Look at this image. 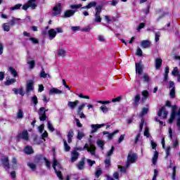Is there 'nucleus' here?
Returning a JSON list of instances; mask_svg holds the SVG:
<instances>
[{
	"label": "nucleus",
	"mask_w": 180,
	"mask_h": 180,
	"mask_svg": "<svg viewBox=\"0 0 180 180\" xmlns=\"http://www.w3.org/2000/svg\"><path fill=\"white\" fill-rule=\"evenodd\" d=\"M48 129L51 132L56 131V129H54V127H53V124H51V122H50V121L48 122Z\"/></svg>",
	"instance_id": "nucleus-44"
},
{
	"label": "nucleus",
	"mask_w": 180,
	"mask_h": 180,
	"mask_svg": "<svg viewBox=\"0 0 180 180\" xmlns=\"http://www.w3.org/2000/svg\"><path fill=\"white\" fill-rule=\"evenodd\" d=\"M96 5H97L96 1H91L90 3L88 4L87 6H84L82 7V9H91V8H95Z\"/></svg>",
	"instance_id": "nucleus-21"
},
{
	"label": "nucleus",
	"mask_w": 180,
	"mask_h": 180,
	"mask_svg": "<svg viewBox=\"0 0 180 180\" xmlns=\"http://www.w3.org/2000/svg\"><path fill=\"white\" fill-rule=\"evenodd\" d=\"M31 91H34V82L33 80H28L27 82L26 93L29 94Z\"/></svg>",
	"instance_id": "nucleus-6"
},
{
	"label": "nucleus",
	"mask_w": 180,
	"mask_h": 180,
	"mask_svg": "<svg viewBox=\"0 0 180 180\" xmlns=\"http://www.w3.org/2000/svg\"><path fill=\"white\" fill-rule=\"evenodd\" d=\"M48 34L49 36L50 40H53V39L57 36V31L54 29H51L48 31Z\"/></svg>",
	"instance_id": "nucleus-16"
},
{
	"label": "nucleus",
	"mask_w": 180,
	"mask_h": 180,
	"mask_svg": "<svg viewBox=\"0 0 180 180\" xmlns=\"http://www.w3.org/2000/svg\"><path fill=\"white\" fill-rule=\"evenodd\" d=\"M97 144H98V147L101 148V150H103V147L105 146V142L103 141L98 140Z\"/></svg>",
	"instance_id": "nucleus-42"
},
{
	"label": "nucleus",
	"mask_w": 180,
	"mask_h": 180,
	"mask_svg": "<svg viewBox=\"0 0 180 180\" xmlns=\"http://www.w3.org/2000/svg\"><path fill=\"white\" fill-rule=\"evenodd\" d=\"M36 1L37 0H29L27 1L30 8L32 9H36V8H37V4H36Z\"/></svg>",
	"instance_id": "nucleus-26"
},
{
	"label": "nucleus",
	"mask_w": 180,
	"mask_h": 180,
	"mask_svg": "<svg viewBox=\"0 0 180 180\" xmlns=\"http://www.w3.org/2000/svg\"><path fill=\"white\" fill-rule=\"evenodd\" d=\"M136 72H138V75H143V70L144 68V65L141 60L138 63H135Z\"/></svg>",
	"instance_id": "nucleus-4"
},
{
	"label": "nucleus",
	"mask_w": 180,
	"mask_h": 180,
	"mask_svg": "<svg viewBox=\"0 0 180 180\" xmlns=\"http://www.w3.org/2000/svg\"><path fill=\"white\" fill-rule=\"evenodd\" d=\"M1 162L6 171H8L11 168V165L9 164V158L8 156H3V158L1 159Z\"/></svg>",
	"instance_id": "nucleus-2"
},
{
	"label": "nucleus",
	"mask_w": 180,
	"mask_h": 180,
	"mask_svg": "<svg viewBox=\"0 0 180 180\" xmlns=\"http://www.w3.org/2000/svg\"><path fill=\"white\" fill-rule=\"evenodd\" d=\"M155 65L156 70H160L162 67V59L161 58H158L155 60Z\"/></svg>",
	"instance_id": "nucleus-13"
},
{
	"label": "nucleus",
	"mask_w": 180,
	"mask_h": 180,
	"mask_svg": "<svg viewBox=\"0 0 180 180\" xmlns=\"http://www.w3.org/2000/svg\"><path fill=\"white\" fill-rule=\"evenodd\" d=\"M118 169H120V172H122L123 174H126V172H127L126 167H123V166H120L118 165Z\"/></svg>",
	"instance_id": "nucleus-51"
},
{
	"label": "nucleus",
	"mask_w": 180,
	"mask_h": 180,
	"mask_svg": "<svg viewBox=\"0 0 180 180\" xmlns=\"http://www.w3.org/2000/svg\"><path fill=\"white\" fill-rule=\"evenodd\" d=\"M163 112V119H167V116H168V112L165 111V107L162 106L158 112V116L161 117L162 116Z\"/></svg>",
	"instance_id": "nucleus-9"
},
{
	"label": "nucleus",
	"mask_w": 180,
	"mask_h": 180,
	"mask_svg": "<svg viewBox=\"0 0 180 180\" xmlns=\"http://www.w3.org/2000/svg\"><path fill=\"white\" fill-rule=\"evenodd\" d=\"M17 119H23V110H19L17 113Z\"/></svg>",
	"instance_id": "nucleus-46"
},
{
	"label": "nucleus",
	"mask_w": 180,
	"mask_h": 180,
	"mask_svg": "<svg viewBox=\"0 0 180 180\" xmlns=\"http://www.w3.org/2000/svg\"><path fill=\"white\" fill-rule=\"evenodd\" d=\"M17 139H18V140L29 141V132L27 131V129H24L22 133H18Z\"/></svg>",
	"instance_id": "nucleus-1"
},
{
	"label": "nucleus",
	"mask_w": 180,
	"mask_h": 180,
	"mask_svg": "<svg viewBox=\"0 0 180 180\" xmlns=\"http://www.w3.org/2000/svg\"><path fill=\"white\" fill-rule=\"evenodd\" d=\"M176 117V115L175 114V111H172L170 115V118L169 119L168 122L171 124L174 123V120H175V118Z\"/></svg>",
	"instance_id": "nucleus-29"
},
{
	"label": "nucleus",
	"mask_w": 180,
	"mask_h": 180,
	"mask_svg": "<svg viewBox=\"0 0 180 180\" xmlns=\"http://www.w3.org/2000/svg\"><path fill=\"white\" fill-rule=\"evenodd\" d=\"M3 29L4 32H9L11 30V27L7 23L3 24Z\"/></svg>",
	"instance_id": "nucleus-48"
},
{
	"label": "nucleus",
	"mask_w": 180,
	"mask_h": 180,
	"mask_svg": "<svg viewBox=\"0 0 180 180\" xmlns=\"http://www.w3.org/2000/svg\"><path fill=\"white\" fill-rule=\"evenodd\" d=\"M176 126L180 130V115H177Z\"/></svg>",
	"instance_id": "nucleus-60"
},
{
	"label": "nucleus",
	"mask_w": 180,
	"mask_h": 180,
	"mask_svg": "<svg viewBox=\"0 0 180 180\" xmlns=\"http://www.w3.org/2000/svg\"><path fill=\"white\" fill-rule=\"evenodd\" d=\"M49 94H50V95H56V94L60 95V94H63V91H61L57 88H52L49 91Z\"/></svg>",
	"instance_id": "nucleus-18"
},
{
	"label": "nucleus",
	"mask_w": 180,
	"mask_h": 180,
	"mask_svg": "<svg viewBox=\"0 0 180 180\" xmlns=\"http://www.w3.org/2000/svg\"><path fill=\"white\" fill-rule=\"evenodd\" d=\"M172 75H179V70L178 68H174L172 72Z\"/></svg>",
	"instance_id": "nucleus-50"
},
{
	"label": "nucleus",
	"mask_w": 180,
	"mask_h": 180,
	"mask_svg": "<svg viewBox=\"0 0 180 180\" xmlns=\"http://www.w3.org/2000/svg\"><path fill=\"white\" fill-rule=\"evenodd\" d=\"M65 53L67 52L63 48L59 49L58 51V54L60 57H65Z\"/></svg>",
	"instance_id": "nucleus-34"
},
{
	"label": "nucleus",
	"mask_w": 180,
	"mask_h": 180,
	"mask_svg": "<svg viewBox=\"0 0 180 180\" xmlns=\"http://www.w3.org/2000/svg\"><path fill=\"white\" fill-rule=\"evenodd\" d=\"M58 178H59V179L63 180L64 179V177H63V173L61 172V171L60 170H57V168L56 167H57V160L56 158L53 159V165H52Z\"/></svg>",
	"instance_id": "nucleus-3"
},
{
	"label": "nucleus",
	"mask_w": 180,
	"mask_h": 180,
	"mask_svg": "<svg viewBox=\"0 0 180 180\" xmlns=\"http://www.w3.org/2000/svg\"><path fill=\"white\" fill-rule=\"evenodd\" d=\"M9 71H10L11 75L14 77V78L19 77V75L18 74V72L16 71V70H15V68L10 67Z\"/></svg>",
	"instance_id": "nucleus-30"
},
{
	"label": "nucleus",
	"mask_w": 180,
	"mask_h": 180,
	"mask_svg": "<svg viewBox=\"0 0 180 180\" xmlns=\"http://www.w3.org/2000/svg\"><path fill=\"white\" fill-rule=\"evenodd\" d=\"M158 160V152L156 150L154 152V155L152 158V162L154 165H155V164H157Z\"/></svg>",
	"instance_id": "nucleus-32"
},
{
	"label": "nucleus",
	"mask_w": 180,
	"mask_h": 180,
	"mask_svg": "<svg viewBox=\"0 0 180 180\" xmlns=\"http://www.w3.org/2000/svg\"><path fill=\"white\" fill-rule=\"evenodd\" d=\"M32 102L36 106L39 103V100L37 99V96L34 95L32 97Z\"/></svg>",
	"instance_id": "nucleus-39"
},
{
	"label": "nucleus",
	"mask_w": 180,
	"mask_h": 180,
	"mask_svg": "<svg viewBox=\"0 0 180 180\" xmlns=\"http://www.w3.org/2000/svg\"><path fill=\"white\" fill-rule=\"evenodd\" d=\"M15 82H16V79H8L4 82V85H6V86H9V85H12L13 84H15Z\"/></svg>",
	"instance_id": "nucleus-28"
},
{
	"label": "nucleus",
	"mask_w": 180,
	"mask_h": 180,
	"mask_svg": "<svg viewBox=\"0 0 180 180\" xmlns=\"http://www.w3.org/2000/svg\"><path fill=\"white\" fill-rule=\"evenodd\" d=\"M148 91L147 90H144L143 92H142V98H141V102L142 103H146V101H147V98H148Z\"/></svg>",
	"instance_id": "nucleus-23"
},
{
	"label": "nucleus",
	"mask_w": 180,
	"mask_h": 180,
	"mask_svg": "<svg viewBox=\"0 0 180 180\" xmlns=\"http://www.w3.org/2000/svg\"><path fill=\"white\" fill-rule=\"evenodd\" d=\"M84 133L78 131V132H77V139H78V140H82V138L84 137Z\"/></svg>",
	"instance_id": "nucleus-61"
},
{
	"label": "nucleus",
	"mask_w": 180,
	"mask_h": 180,
	"mask_svg": "<svg viewBox=\"0 0 180 180\" xmlns=\"http://www.w3.org/2000/svg\"><path fill=\"white\" fill-rule=\"evenodd\" d=\"M44 160L45 161L46 167H47L48 169H51V163L49 160H47L46 158H44Z\"/></svg>",
	"instance_id": "nucleus-37"
},
{
	"label": "nucleus",
	"mask_w": 180,
	"mask_h": 180,
	"mask_svg": "<svg viewBox=\"0 0 180 180\" xmlns=\"http://www.w3.org/2000/svg\"><path fill=\"white\" fill-rule=\"evenodd\" d=\"M75 14V11L74 10H66L65 11L63 18H71V16H74V15Z\"/></svg>",
	"instance_id": "nucleus-14"
},
{
	"label": "nucleus",
	"mask_w": 180,
	"mask_h": 180,
	"mask_svg": "<svg viewBox=\"0 0 180 180\" xmlns=\"http://www.w3.org/2000/svg\"><path fill=\"white\" fill-rule=\"evenodd\" d=\"M172 179H176V166L173 167Z\"/></svg>",
	"instance_id": "nucleus-38"
},
{
	"label": "nucleus",
	"mask_w": 180,
	"mask_h": 180,
	"mask_svg": "<svg viewBox=\"0 0 180 180\" xmlns=\"http://www.w3.org/2000/svg\"><path fill=\"white\" fill-rule=\"evenodd\" d=\"M169 95L172 98H175V88H173L170 90Z\"/></svg>",
	"instance_id": "nucleus-59"
},
{
	"label": "nucleus",
	"mask_w": 180,
	"mask_h": 180,
	"mask_svg": "<svg viewBox=\"0 0 180 180\" xmlns=\"http://www.w3.org/2000/svg\"><path fill=\"white\" fill-rule=\"evenodd\" d=\"M170 151H171V146H168L166 149V156H165L166 158H168V157L171 155Z\"/></svg>",
	"instance_id": "nucleus-54"
},
{
	"label": "nucleus",
	"mask_w": 180,
	"mask_h": 180,
	"mask_svg": "<svg viewBox=\"0 0 180 180\" xmlns=\"http://www.w3.org/2000/svg\"><path fill=\"white\" fill-rule=\"evenodd\" d=\"M178 110V111H176ZM172 112H174L176 116H180V107L178 110V105H174L172 106Z\"/></svg>",
	"instance_id": "nucleus-27"
},
{
	"label": "nucleus",
	"mask_w": 180,
	"mask_h": 180,
	"mask_svg": "<svg viewBox=\"0 0 180 180\" xmlns=\"http://www.w3.org/2000/svg\"><path fill=\"white\" fill-rule=\"evenodd\" d=\"M105 126H106L105 124H91V133H96V131H98V129H101V127H105Z\"/></svg>",
	"instance_id": "nucleus-8"
},
{
	"label": "nucleus",
	"mask_w": 180,
	"mask_h": 180,
	"mask_svg": "<svg viewBox=\"0 0 180 180\" xmlns=\"http://www.w3.org/2000/svg\"><path fill=\"white\" fill-rule=\"evenodd\" d=\"M30 41L33 43V44H39V39L34 37H30Z\"/></svg>",
	"instance_id": "nucleus-49"
},
{
	"label": "nucleus",
	"mask_w": 180,
	"mask_h": 180,
	"mask_svg": "<svg viewBox=\"0 0 180 180\" xmlns=\"http://www.w3.org/2000/svg\"><path fill=\"white\" fill-rule=\"evenodd\" d=\"M63 144H64L65 151L66 153H68V151L71 150V147L68 146V143H67V141H65V139H63Z\"/></svg>",
	"instance_id": "nucleus-35"
},
{
	"label": "nucleus",
	"mask_w": 180,
	"mask_h": 180,
	"mask_svg": "<svg viewBox=\"0 0 180 180\" xmlns=\"http://www.w3.org/2000/svg\"><path fill=\"white\" fill-rule=\"evenodd\" d=\"M24 153L27 154V155H30V154H33L34 150H33V148L32 146H27L24 149Z\"/></svg>",
	"instance_id": "nucleus-20"
},
{
	"label": "nucleus",
	"mask_w": 180,
	"mask_h": 180,
	"mask_svg": "<svg viewBox=\"0 0 180 180\" xmlns=\"http://www.w3.org/2000/svg\"><path fill=\"white\" fill-rule=\"evenodd\" d=\"M117 133H119V129H117V130L114 131L111 134L109 133V131H103V134L104 136L106 135V134H108V140H112V139H113V136H115V134H117Z\"/></svg>",
	"instance_id": "nucleus-12"
},
{
	"label": "nucleus",
	"mask_w": 180,
	"mask_h": 180,
	"mask_svg": "<svg viewBox=\"0 0 180 180\" xmlns=\"http://www.w3.org/2000/svg\"><path fill=\"white\" fill-rule=\"evenodd\" d=\"M18 20H19V19L13 18L11 20H10L9 24L11 25V26H15V24L16 23V22H18Z\"/></svg>",
	"instance_id": "nucleus-58"
},
{
	"label": "nucleus",
	"mask_w": 180,
	"mask_h": 180,
	"mask_svg": "<svg viewBox=\"0 0 180 180\" xmlns=\"http://www.w3.org/2000/svg\"><path fill=\"white\" fill-rule=\"evenodd\" d=\"M95 175L97 178H99L100 175H102V169H98L96 171Z\"/></svg>",
	"instance_id": "nucleus-62"
},
{
	"label": "nucleus",
	"mask_w": 180,
	"mask_h": 180,
	"mask_svg": "<svg viewBox=\"0 0 180 180\" xmlns=\"http://www.w3.org/2000/svg\"><path fill=\"white\" fill-rule=\"evenodd\" d=\"M168 15H169V13H168V12H164V13H162V15H161L160 16H159V17L158 18V22H160V20L161 19H162V18H165V16H168Z\"/></svg>",
	"instance_id": "nucleus-53"
},
{
	"label": "nucleus",
	"mask_w": 180,
	"mask_h": 180,
	"mask_svg": "<svg viewBox=\"0 0 180 180\" xmlns=\"http://www.w3.org/2000/svg\"><path fill=\"white\" fill-rule=\"evenodd\" d=\"M168 74H169V66H166L163 79L165 82H168Z\"/></svg>",
	"instance_id": "nucleus-22"
},
{
	"label": "nucleus",
	"mask_w": 180,
	"mask_h": 180,
	"mask_svg": "<svg viewBox=\"0 0 180 180\" xmlns=\"http://www.w3.org/2000/svg\"><path fill=\"white\" fill-rule=\"evenodd\" d=\"M85 165V162L84 160H81L77 164V168L79 170H82Z\"/></svg>",
	"instance_id": "nucleus-36"
},
{
	"label": "nucleus",
	"mask_w": 180,
	"mask_h": 180,
	"mask_svg": "<svg viewBox=\"0 0 180 180\" xmlns=\"http://www.w3.org/2000/svg\"><path fill=\"white\" fill-rule=\"evenodd\" d=\"M61 4H58L55 7H53V16H57V15H60V13H61Z\"/></svg>",
	"instance_id": "nucleus-11"
},
{
	"label": "nucleus",
	"mask_w": 180,
	"mask_h": 180,
	"mask_svg": "<svg viewBox=\"0 0 180 180\" xmlns=\"http://www.w3.org/2000/svg\"><path fill=\"white\" fill-rule=\"evenodd\" d=\"M40 77L41 78H47V74L44 71V69L42 68L41 72H40Z\"/></svg>",
	"instance_id": "nucleus-52"
},
{
	"label": "nucleus",
	"mask_w": 180,
	"mask_h": 180,
	"mask_svg": "<svg viewBox=\"0 0 180 180\" xmlns=\"http://www.w3.org/2000/svg\"><path fill=\"white\" fill-rule=\"evenodd\" d=\"M39 112H41L40 116H39V120L41 122H44L47 119V115H46V112H47V110L44 108V107H41L39 108Z\"/></svg>",
	"instance_id": "nucleus-5"
},
{
	"label": "nucleus",
	"mask_w": 180,
	"mask_h": 180,
	"mask_svg": "<svg viewBox=\"0 0 180 180\" xmlns=\"http://www.w3.org/2000/svg\"><path fill=\"white\" fill-rule=\"evenodd\" d=\"M72 137H74V131L70 129L68 133V143H72Z\"/></svg>",
	"instance_id": "nucleus-24"
},
{
	"label": "nucleus",
	"mask_w": 180,
	"mask_h": 180,
	"mask_svg": "<svg viewBox=\"0 0 180 180\" xmlns=\"http://www.w3.org/2000/svg\"><path fill=\"white\" fill-rule=\"evenodd\" d=\"M87 162L89 167H93L94 164H96V162H95V160H91V159H87Z\"/></svg>",
	"instance_id": "nucleus-64"
},
{
	"label": "nucleus",
	"mask_w": 180,
	"mask_h": 180,
	"mask_svg": "<svg viewBox=\"0 0 180 180\" xmlns=\"http://www.w3.org/2000/svg\"><path fill=\"white\" fill-rule=\"evenodd\" d=\"M136 55L139 56V57H141V56H143V51L141 50V49H140V48L137 49Z\"/></svg>",
	"instance_id": "nucleus-63"
},
{
	"label": "nucleus",
	"mask_w": 180,
	"mask_h": 180,
	"mask_svg": "<svg viewBox=\"0 0 180 180\" xmlns=\"http://www.w3.org/2000/svg\"><path fill=\"white\" fill-rule=\"evenodd\" d=\"M43 160H44V157L42 155H37L34 158V164H40Z\"/></svg>",
	"instance_id": "nucleus-15"
},
{
	"label": "nucleus",
	"mask_w": 180,
	"mask_h": 180,
	"mask_svg": "<svg viewBox=\"0 0 180 180\" xmlns=\"http://www.w3.org/2000/svg\"><path fill=\"white\" fill-rule=\"evenodd\" d=\"M85 103H82L78 107L77 113H81V111L85 108Z\"/></svg>",
	"instance_id": "nucleus-57"
},
{
	"label": "nucleus",
	"mask_w": 180,
	"mask_h": 180,
	"mask_svg": "<svg viewBox=\"0 0 180 180\" xmlns=\"http://www.w3.org/2000/svg\"><path fill=\"white\" fill-rule=\"evenodd\" d=\"M100 109L103 113H108V112L109 111V108L108 107H106V105H102L100 108Z\"/></svg>",
	"instance_id": "nucleus-45"
},
{
	"label": "nucleus",
	"mask_w": 180,
	"mask_h": 180,
	"mask_svg": "<svg viewBox=\"0 0 180 180\" xmlns=\"http://www.w3.org/2000/svg\"><path fill=\"white\" fill-rule=\"evenodd\" d=\"M20 8H22V4H15L14 6L11 7V11H16L18 9H20Z\"/></svg>",
	"instance_id": "nucleus-41"
},
{
	"label": "nucleus",
	"mask_w": 180,
	"mask_h": 180,
	"mask_svg": "<svg viewBox=\"0 0 180 180\" xmlns=\"http://www.w3.org/2000/svg\"><path fill=\"white\" fill-rule=\"evenodd\" d=\"M27 167L30 168L31 171H36V169H37V166H36V165L33 162H28Z\"/></svg>",
	"instance_id": "nucleus-33"
},
{
	"label": "nucleus",
	"mask_w": 180,
	"mask_h": 180,
	"mask_svg": "<svg viewBox=\"0 0 180 180\" xmlns=\"http://www.w3.org/2000/svg\"><path fill=\"white\" fill-rule=\"evenodd\" d=\"M78 157H79V153L77 150H73L72 152L71 162H75L78 160Z\"/></svg>",
	"instance_id": "nucleus-17"
},
{
	"label": "nucleus",
	"mask_w": 180,
	"mask_h": 180,
	"mask_svg": "<svg viewBox=\"0 0 180 180\" xmlns=\"http://www.w3.org/2000/svg\"><path fill=\"white\" fill-rule=\"evenodd\" d=\"M71 9H78L79 8H82V4H76V5H71Z\"/></svg>",
	"instance_id": "nucleus-56"
},
{
	"label": "nucleus",
	"mask_w": 180,
	"mask_h": 180,
	"mask_svg": "<svg viewBox=\"0 0 180 180\" xmlns=\"http://www.w3.org/2000/svg\"><path fill=\"white\" fill-rule=\"evenodd\" d=\"M94 22H96V23H101V22H102V18L101 17V15H96V14H95Z\"/></svg>",
	"instance_id": "nucleus-40"
},
{
	"label": "nucleus",
	"mask_w": 180,
	"mask_h": 180,
	"mask_svg": "<svg viewBox=\"0 0 180 180\" xmlns=\"http://www.w3.org/2000/svg\"><path fill=\"white\" fill-rule=\"evenodd\" d=\"M102 9H103V5H98L97 6H96V8H95L96 13H95V15H101V12H102Z\"/></svg>",
	"instance_id": "nucleus-31"
},
{
	"label": "nucleus",
	"mask_w": 180,
	"mask_h": 180,
	"mask_svg": "<svg viewBox=\"0 0 180 180\" xmlns=\"http://www.w3.org/2000/svg\"><path fill=\"white\" fill-rule=\"evenodd\" d=\"M27 63L30 65V68L31 70H33V68H34V67H36V61H34V60H30Z\"/></svg>",
	"instance_id": "nucleus-43"
},
{
	"label": "nucleus",
	"mask_w": 180,
	"mask_h": 180,
	"mask_svg": "<svg viewBox=\"0 0 180 180\" xmlns=\"http://www.w3.org/2000/svg\"><path fill=\"white\" fill-rule=\"evenodd\" d=\"M141 100V97L140 96V94H136L134 96V98L133 99V103H132L134 108H136V109H137V108H139V105L140 103Z\"/></svg>",
	"instance_id": "nucleus-7"
},
{
	"label": "nucleus",
	"mask_w": 180,
	"mask_h": 180,
	"mask_svg": "<svg viewBox=\"0 0 180 180\" xmlns=\"http://www.w3.org/2000/svg\"><path fill=\"white\" fill-rule=\"evenodd\" d=\"M113 151H115V146H112L111 149L107 153V157H110L113 154Z\"/></svg>",
	"instance_id": "nucleus-55"
},
{
	"label": "nucleus",
	"mask_w": 180,
	"mask_h": 180,
	"mask_svg": "<svg viewBox=\"0 0 180 180\" xmlns=\"http://www.w3.org/2000/svg\"><path fill=\"white\" fill-rule=\"evenodd\" d=\"M78 103H79V101L76 100L75 101H69L68 103V106L70 108V109H74L75 107L77 106Z\"/></svg>",
	"instance_id": "nucleus-19"
},
{
	"label": "nucleus",
	"mask_w": 180,
	"mask_h": 180,
	"mask_svg": "<svg viewBox=\"0 0 180 180\" xmlns=\"http://www.w3.org/2000/svg\"><path fill=\"white\" fill-rule=\"evenodd\" d=\"M127 160L130 162H132V164H134L136 161L137 160V154L136 153H129L127 156Z\"/></svg>",
	"instance_id": "nucleus-10"
},
{
	"label": "nucleus",
	"mask_w": 180,
	"mask_h": 180,
	"mask_svg": "<svg viewBox=\"0 0 180 180\" xmlns=\"http://www.w3.org/2000/svg\"><path fill=\"white\" fill-rule=\"evenodd\" d=\"M144 27H146V23H144V22H141V23L139 25L138 27L136 28V30H137L138 32H140V30H141V29H144Z\"/></svg>",
	"instance_id": "nucleus-47"
},
{
	"label": "nucleus",
	"mask_w": 180,
	"mask_h": 180,
	"mask_svg": "<svg viewBox=\"0 0 180 180\" xmlns=\"http://www.w3.org/2000/svg\"><path fill=\"white\" fill-rule=\"evenodd\" d=\"M143 49H148V47H150L151 46V42L148 40H143L141 43Z\"/></svg>",
	"instance_id": "nucleus-25"
}]
</instances>
